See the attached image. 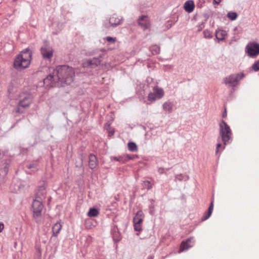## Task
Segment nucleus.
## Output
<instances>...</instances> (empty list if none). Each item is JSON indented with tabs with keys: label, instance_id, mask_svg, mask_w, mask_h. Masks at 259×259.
I'll return each instance as SVG.
<instances>
[{
	"label": "nucleus",
	"instance_id": "nucleus-1",
	"mask_svg": "<svg viewBox=\"0 0 259 259\" xmlns=\"http://www.w3.org/2000/svg\"><path fill=\"white\" fill-rule=\"evenodd\" d=\"M75 72L74 69L68 66L62 65L57 67L53 74H50L44 80V83L47 87H53L56 82H60L61 84L71 83L74 79Z\"/></svg>",
	"mask_w": 259,
	"mask_h": 259
},
{
	"label": "nucleus",
	"instance_id": "nucleus-2",
	"mask_svg": "<svg viewBox=\"0 0 259 259\" xmlns=\"http://www.w3.org/2000/svg\"><path fill=\"white\" fill-rule=\"evenodd\" d=\"M220 135L222 141L224 144L223 146L221 143H218L217 145L215 153L219 154L220 152L222 151L225 147V145L228 144L231 140L232 133L230 126L224 121L220 123Z\"/></svg>",
	"mask_w": 259,
	"mask_h": 259
},
{
	"label": "nucleus",
	"instance_id": "nucleus-3",
	"mask_svg": "<svg viewBox=\"0 0 259 259\" xmlns=\"http://www.w3.org/2000/svg\"><path fill=\"white\" fill-rule=\"evenodd\" d=\"M32 58V53L29 49L22 51L16 58L14 67L17 69H25L29 66Z\"/></svg>",
	"mask_w": 259,
	"mask_h": 259
},
{
	"label": "nucleus",
	"instance_id": "nucleus-4",
	"mask_svg": "<svg viewBox=\"0 0 259 259\" xmlns=\"http://www.w3.org/2000/svg\"><path fill=\"white\" fill-rule=\"evenodd\" d=\"M44 207L42 201L34 199L32 204V217L36 223H39L40 221Z\"/></svg>",
	"mask_w": 259,
	"mask_h": 259
},
{
	"label": "nucleus",
	"instance_id": "nucleus-5",
	"mask_svg": "<svg viewBox=\"0 0 259 259\" xmlns=\"http://www.w3.org/2000/svg\"><path fill=\"white\" fill-rule=\"evenodd\" d=\"M245 52L250 58H255L259 55V44L249 42L245 48Z\"/></svg>",
	"mask_w": 259,
	"mask_h": 259
},
{
	"label": "nucleus",
	"instance_id": "nucleus-6",
	"mask_svg": "<svg viewBox=\"0 0 259 259\" xmlns=\"http://www.w3.org/2000/svg\"><path fill=\"white\" fill-rule=\"evenodd\" d=\"M245 76L243 73H240L236 74L231 75L224 79L225 83L230 87L236 86L239 80L242 79Z\"/></svg>",
	"mask_w": 259,
	"mask_h": 259
},
{
	"label": "nucleus",
	"instance_id": "nucleus-7",
	"mask_svg": "<svg viewBox=\"0 0 259 259\" xmlns=\"http://www.w3.org/2000/svg\"><path fill=\"white\" fill-rule=\"evenodd\" d=\"M164 96V91L162 89L157 86L153 89V92L149 94L148 100L151 102L155 101L157 99H161Z\"/></svg>",
	"mask_w": 259,
	"mask_h": 259
},
{
	"label": "nucleus",
	"instance_id": "nucleus-8",
	"mask_svg": "<svg viewBox=\"0 0 259 259\" xmlns=\"http://www.w3.org/2000/svg\"><path fill=\"white\" fill-rule=\"evenodd\" d=\"M144 214L142 210H139L134 218V229L137 231H140L142 230V224L143 223Z\"/></svg>",
	"mask_w": 259,
	"mask_h": 259
},
{
	"label": "nucleus",
	"instance_id": "nucleus-9",
	"mask_svg": "<svg viewBox=\"0 0 259 259\" xmlns=\"http://www.w3.org/2000/svg\"><path fill=\"white\" fill-rule=\"evenodd\" d=\"M46 187V183L43 182L42 184L40 185L37 189L35 199H38L42 201L46 198L47 194Z\"/></svg>",
	"mask_w": 259,
	"mask_h": 259
},
{
	"label": "nucleus",
	"instance_id": "nucleus-10",
	"mask_svg": "<svg viewBox=\"0 0 259 259\" xmlns=\"http://www.w3.org/2000/svg\"><path fill=\"white\" fill-rule=\"evenodd\" d=\"M40 52L44 59L50 60L53 56L54 51L51 46L48 44H45L41 47Z\"/></svg>",
	"mask_w": 259,
	"mask_h": 259
},
{
	"label": "nucleus",
	"instance_id": "nucleus-11",
	"mask_svg": "<svg viewBox=\"0 0 259 259\" xmlns=\"http://www.w3.org/2000/svg\"><path fill=\"white\" fill-rule=\"evenodd\" d=\"M138 23L144 30L149 28L151 26V22L147 15L140 16L138 20Z\"/></svg>",
	"mask_w": 259,
	"mask_h": 259
},
{
	"label": "nucleus",
	"instance_id": "nucleus-12",
	"mask_svg": "<svg viewBox=\"0 0 259 259\" xmlns=\"http://www.w3.org/2000/svg\"><path fill=\"white\" fill-rule=\"evenodd\" d=\"M194 242L192 238H189L186 241H183L180 246V251L189 249L193 246Z\"/></svg>",
	"mask_w": 259,
	"mask_h": 259
},
{
	"label": "nucleus",
	"instance_id": "nucleus-13",
	"mask_svg": "<svg viewBox=\"0 0 259 259\" xmlns=\"http://www.w3.org/2000/svg\"><path fill=\"white\" fill-rule=\"evenodd\" d=\"M32 102V98L30 95H26L23 98L19 101V106L20 107L26 108L28 107Z\"/></svg>",
	"mask_w": 259,
	"mask_h": 259
},
{
	"label": "nucleus",
	"instance_id": "nucleus-14",
	"mask_svg": "<svg viewBox=\"0 0 259 259\" xmlns=\"http://www.w3.org/2000/svg\"><path fill=\"white\" fill-rule=\"evenodd\" d=\"M89 165L90 168L94 169L98 165V160L96 156L92 154H90L89 156Z\"/></svg>",
	"mask_w": 259,
	"mask_h": 259
},
{
	"label": "nucleus",
	"instance_id": "nucleus-15",
	"mask_svg": "<svg viewBox=\"0 0 259 259\" xmlns=\"http://www.w3.org/2000/svg\"><path fill=\"white\" fill-rule=\"evenodd\" d=\"M227 35V31L222 29H219L215 32V37L218 40H224Z\"/></svg>",
	"mask_w": 259,
	"mask_h": 259
},
{
	"label": "nucleus",
	"instance_id": "nucleus-16",
	"mask_svg": "<svg viewBox=\"0 0 259 259\" xmlns=\"http://www.w3.org/2000/svg\"><path fill=\"white\" fill-rule=\"evenodd\" d=\"M195 5L193 1H188L186 2L184 5L185 10L188 12L191 13L194 9Z\"/></svg>",
	"mask_w": 259,
	"mask_h": 259
},
{
	"label": "nucleus",
	"instance_id": "nucleus-17",
	"mask_svg": "<svg viewBox=\"0 0 259 259\" xmlns=\"http://www.w3.org/2000/svg\"><path fill=\"white\" fill-rule=\"evenodd\" d=\"M121 19L116 14H113L109 19V23L111 26H116L120 23Z\"/></svg>",
	"mask_w": 259,
	"mask_h": 259
},
{
	"label": "nucleus",
	"instance_id": "nucleus-18",
	"mask_svg": "<svg viewBox=\"0 0 259 259\" xmlns=\"http://www.w3.org/2000/svg\"><path fill=\"white\" fill-rule=\"evenodd\" d=\"M62 226L60 222H57L54 224L52 227L53 236L56 237L59 234L62 229Z\"/></svg>",
	"mask_w": 259,
	"mask_h": 259
},
{
	"label": "nucleus",
	"instance_id": "nucleus-19",
	"mask_svg": "<svg viewBox=\"0 0 259 259\" xmlns=\"http://www.w3.org/2000/svg\"><path fill=\"white\" fill-rule=\"evenodd\" d=\"M101 60L99 58H93L92 60H89L87 61V63L89 66H98L100 64Z\"/></svg>",
	"mask_w": 259,
	"mask_h": 259
},
{
	"label": "nucleus",
	"instance_id": "nucleus-20",
	"mask_svg": "<svg viewBox=\"0 0 259 259\" xmlns=\"http://www.w3.org/2000/svg\"><path fill=\"white\" fill-rule=\"evenodd\" d=\"M238 16V14L233 11H229L227 14V17L231 21L236 20Z\"/></svg>",
	"mask_w": 259,
	"mask_h": 259
},
{
	"label": "nucleus",
	"instance_id": "nucleus-21",
	"mask_svg": "<svg viewBox=\"0 0 259 259\" xmlns=\"http://www.w3.org/2000/svg\"><path fill=\"white\" fill-rule=\"evenodd\" d=\"M128 149L130 151L137 152L138 151V147L135 143L130 142L127 144Z\"/></svg>",
	"mask_w": 259,
	"mask_h": 259
},
{
	"label": "nucleus",
	"instance_id": "nucleus-22",
	"mask_svg": "<svg viewBox=\"0 0 259 259\" xmlns=\"http://www.w3.org/2000/svg\"><path fill=\"white\" fill-rule=\"evenodd\" d=\"M99 214L98 210L94 208H91L90 209L88 215L90 217H97Z\"/></svg>",
	"mask_w": 259,
	"mask_h": 259
},
{
	"label": "nucleus",
	"instance_id": "nucleus-23",
	"mask_svg": "<svg viewBox=\"0 0 259 259\" xmlns=\"http://www.w3.org/2000/svg\"><path fill=\"white\" fill-rule=\"evenodd\" d=\"M154 182L151 183L149 181H145L143 182V187L144 188L147 189V190H150L152 188V186L154 185Z\"/></svg>",
	"mask_w": 259,
	"mask_h": 259
},
{
	"label": "nucleus",
	"instance_id": "nucleus-24",
	"mask_svg": "<svg viewBox=\"0 0 259 259\" xmlns=\"http://www.w3.org/2000/svg\"><path fill=\"white\" fill-rule=\"evenodd\" d=\"M163 109L168 112H171L172 110V106L171 103L165 102L163 105Z\"/></svg>",
	"mask_w": 259,
	"mask_h": 259
},
{
	"label": "nucleus",
	"instance_id": "nucleus-25",
	"mask_svg": "<svg viewBox=\"0 0 259 259\" xmlns=\"http://www.w3.org/2000/svg\"><path fill=\"white\" fill-rule=\"evenodd\" d=\"M252 69L255 72L259 71V59L252 64Z\"/></svg>",
	"mask_w": 259,
	"mask_h": 259
},
{
	"label": "nucleus",
	"instance_id": "nucleus-26",
	"mask_svg": "<svg viewBox=\"0 0 259 259\" xmlns=\"http://www.w3.org/2000/svg\"><path fill=\"white\" fill-rule=\"evenodd\" d=\"M112 158L117 161L122 162L123 163L126 162V158H124V155L119 156L118 157H113Z\"/></svg>",
	"mask_w": 259,
	"mask_h": 259
},
{
	"label": "nucleus",
	"instance_id": "nucleus-27",
	"mask_svg": "<svg viewBox=\"0 0 259 259\" xmlns=\"http://www.w3.org/2000/svg\"><path fill=\"white\" fill-rule=\"evenodd\" d=\"M106 39L108 42L111 44H114L116 41V38L115 37H112L111 36L106 37Z\"/></svg>",
	"mask_w": 259,
	"mask_h": 259
},
{
	"label": "nucleus",
	"instance_id": "nucleus-28",
	"mask_svg": "<svg viewBox=\"0 0 259 259\" xmlns=\"http://www.w3.org/2000/svg\"><path fill=\"white\" fill-rule=\"evenodd\" d=\"M210 215V204L209 205V206L208 207L207 214L203 217L202 220L203 221L206 220V219L209 218Z\"/></svg>",
	"mask_w": 259,
	"mask_h": 259
},
{
	"label": "nucleus",
	"instance_id": "nucleus-29",
	"mask_svg": "<svg viewBox=\"0 0 259 259\" xmlns=\"http://www.w3.org/2000/svg\"><path fill=\"white\" fill-rule=\"evenodd\" d=\"M204 37L209 38L210 37V31L208 30H205L203 31Z\"/></svg>",
	"mask_w": 259,
	"mask_h": 259
},
{
	"label": "nucleus",
	"instance_id": "nucleus-30",
	"mask_svg": "<svg viewBox=\"0 0 259 259\" xmlns=\"http://www.w3.org/2000/svg\"><path fill=\"white\" fill-rule=\"evenodd\" d=\"M124 158H126V161L130 159H134L135 157V156H134V155L131 156L128 154H125V155H124Z\"/></svg>",
	"mask_w": 259,
	"mask_h": 259
},
{
	"label": "nucleus",
	"instance_id": "nucleus-31",
	"mask_svg": "<svg viewBox=\"0 0 259 259\" xmlns=\"http://www.w3.org/2000/svg\"><path fill=\"white\" fill-rule=\"evenodd\" d=\"M4 229V225L3 223L0 222V233H1Z\"/></svg>",
	"mask_w": 259,
	"mask_h": 259
},
{
	"label": "nucleus",
	"instance_id": "nucleus-32",
	"mask_svg": "<svg viewBox=\"0 0 259 259\" xmlns=\"http://www.w3.org/2000/svg\"><path fill=\"white\" fill-rule=\"evenodd\" d=\"M222 0H213V4H219Z\"/></svg>",
	"mask_w": 259,
	"mask_h": 259
},
{
	"label": "nucleus",
	"instance_id": "nucleus-33",
	"mask_svg": "<svg viewBox=\"0 0 259 259\" xmlns=\"http://www.w3.org/2000/svg\"><path fill=\"white\" fill-rule=\"evenodd\" d=\"M163 170H164V169H163V168H159L158 169V172H159V174H163Z\"/></svg>",
	"mask_w": 259,
	"mask_h": 259
},
{
	"label": "nucleus",
	"instance_id": "nucleus-34",
	"mask_svg": "<svg viewBox=\"0 0 259 259\" xmlns=\"http://www.w3.org/2000/svg\"><path fill=\"white\" fill-rule=\"evenodd\" d=\"M114 133V131H109V134L110 135H113Z\"/></svg>",
	"mask_w": 259,
	"mask_h": 259
},
{
	"label": "nucleus",
	"instance_id": "nucleus-35",
	"mask_svg": "<svg viewBox=\"0 0 259 259\" xmlns=\"http://www.w3.org/2000/svg\"><path fill=\"white\" fill-rule=\"evenodd\" d=\"M226 116H227V112H226V111L225 110V112L223 114V116L226 117Z\"/></svg>",
	"mask_w": 259,
	"mask_h": 259
},
{
	"label": "nucleus",
	"instance_id": "nucleus-36",
	"mask_svg": "<svg viewBox=\"0 0 259 259\" xmlns=\"http://www.w3.org/2000/svg\"><path fill=\"white\" fill-rule=\"evenodd\" d=\"M211 207H212V203H211Z\"/></svg>",
	"mask_w": 259,
	"mask_h": 259
}]
</instances>
